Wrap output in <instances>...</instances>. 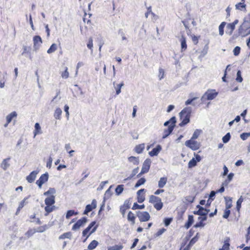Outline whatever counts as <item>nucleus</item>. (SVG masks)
I'll return each mask as SVG.
<instances>
[{
    "mask_svg": "<svg viewBox=\"0 0 250 250\" xmlns=\"http://www.w3.org/2000/svg\"><path fill=\"white\" fill-rule=\"evenodd\" d=\"M230 238L229 237L225 238L224 245L222 248H220L219 250H229L230 247Z\"/></svg>",
    "mask_w": 250,
    "mask_h": 250,
    "instance_id": "nucleus-29",
    "label": "nucleus"
},
{
    "mask_svg": "<svg viewBox=\"0 0 250 250\" xmlns=\"http://www.w3.org/2000/svg\"><path fill=\"white\" fill-rule=\"evenodd\" d=\"M176 122L175 117H172L169 121H167L164 123L165 126L169 125L167 129H165L164 131V134L163 138L167 137L172 132L175 125Z\"/></svg>",
    "mask_w": 250,
    "mask_h": 250,
    "instance_id": "nucleus-5",
    "label": "nucleus"
},
{
    "mask_svg": "<svg viewBox=\"0 0 250 250\" xmlns=\"http://www.w3.org/2000/svg\"><path fill=\"white\" fill-rule=\"evenodd\" d=\"M250 136V133H243L241 134L240 137L243 140H246Z\"/></svg>",
    "mask_w": 250,
    "mask_h": 250,
    "instance_id": "nucleus-64",
    "label": "nucleus"
},
{
    "mask_svg": "<svg viewBox=\"0 0 250 250\" xmlns=\"http://www.w3.org/2000/svg\"><path fill=\"white\" fill-rule=\"evenodd\" d=\"M62 113V109L60 108H57L55 111L54 116L56 119H60Z\"/></svg>",
    "mask_w": 250,
    "mask_h": 250,
    "instance_id": "nucleus-40",
    "label": "nucleus"
},
{
    "mask_svg": "<svg viewBox=\"0 0 250 250\" xmlns=\"http://www.w3.org/2000/svg\"><path fill=\"white\" fill-rule=\"evenodd\" d=\"M238 33L239 36L243 37L250 34V22L244 21L238 28Z\"/></svg>",
    "mask_w": 250,
    "mask_h": 250,
    "instance_id": "nucleus-2",
    "label": "nucleus"
},
{
    "mask_svg": "<svg viewBox=\"0 0 250 250\" xmlns=\"http://www.w3.org/2000/svg\"><path fill=\"white\" fill-rule=\"evenodd\" d=\"M98 242L96 240L92 241L88 246V249L89 250H92L95 249L98 245Z\"/></svg>",
    "mask_w": 250,
    "mask_h": 250,
    "instance_id": "nucleus-41",
    "label": "nucleus"
},
{
    "mask_svg": "<svg viewBox=\"0 0 250 250\" xmlns=\"http://www.w3.org/2000/svg\"><path fill=\"white\" fill-rule=\"evenodd\" d=\"M29 222L34 223L37 225H41L42 222L40 219L36 216V214L34 213L29 216Z\"/></svg>",
    "mask_w": 250,
    "mask_h": 250,
    "instance_id": "nucleus-22",
    "label": "nucleus"
},
{
    "mask_svg": "<svg viewBox=\"0 0 250 250\" xmlns=\"http://www.w3.org/2000/svg\"><path fill=\"white\" fill-rule=\"evenodd\" d=\"M231 204H229L228 203H226V209L224 210V214L223 215V218L227 219L229 217L230 211L229 208L231 207Z\"/></svg>",
    "mask_w": 250,
    "mask_h": 250,
    "instance_id": "nucleus-32",
    "label": "nucleus"
},
{
    "mask_svg": "<svg viewBox=\"0 0 250 250\" xmlns=\"http://www.w3.org/2000/svg\"><path fill=\"white\" fill-rule=\"evenodd\" d=\"M124 85V82H122L121 83L117 85V86L115 87L116 89V94L119 95L121 93V87Z\"/></svg>",
    "mask_w": 250,
    "mask_h": 250,
    "instance_id": "nucleus-54",
    "label": "nucleus"
},
{
    "mask_svg": "<svg viewBox=\"0 0 250 250\" xmlns=\"http://www.w3.org/2000/svg\"><path fill=\"white\" fill-rule=\"evenodd\" d=\"M199 238V233L197 232L196 235L190 240L188 244L185 247V248L188 249V250H190L191 247L198 240Z\"/></svg>",
    "mask_w": 250,
    "mask_h": 250,
    "instance_id": "nucleus-23",
    "label": "nucleus"
},
{
    "mask_svg": "<svg viewBox=\"0 0 250 250\" xmlns=\"http://www.w3.org/2000/svg\"><path fill=\"white\" fill-rule=\"evenodd\" d=\"M200 36L191 35V38L194 44L197 45L198 43L199 40L200 39Z\"/></svg>",
    "mask_w": 250,
    "mask_h": 250,
    "instance_id": "nucleus-47",
    "label": "nucleus"
},
{
    "mask_svg": "<svg viewBox=\"0 0 250 250\" xmlns=\"http://www.w3.org/2000/svg\"><path fill=\"white\" fill-rule=\"evenodd\" d=\"M87 221V219L85 217H83L78 220L72 227V230H75L79 229L81 226L84 225Z\"/></svg>",
    "mask_w": 250,
    "mask_h": 250,
    "instance_id": "nucleus-13",
    "label": "nucleus"
},
{
    "mask_svg": "<svg viewBox=\"0 0 250 250\" xmlns=\"http://www.w3.org/2000/svg\"><path fill=\"white\" fill-rule=\"evenodd\" d=\"M17 116V114L15 111H13L8 114L6 116V123L4 125V127H7L8 125L11 122L12 120L15 118Z\"/></svg>",
    "mask_w": 250,
    "mask_h": 250,
    "instance_id": "nucleus-26",
    "label": "nucleus"
},
{
    "mask_svg": "<svg viewBox=\"0 0 250 250\" xmlns=\"http://www.w3.org/2000/svg\"><path fill=\"white\" fill-rule=\"evenodd\" d=\"M243 200H244L243 198L242 197V196H241L237 201L236 209L238 212L240 211V208L241 207V204H242V203L243 202Z\"/></svg>",
    "mask_w": 250,
    "mask_h": 250,
    "instance_id": "nucleus-48",
    "label": "nucleus"
},
{
    "mask_svg": "<svg viewBox=\"0 0 250 250\" xmlns=\"http://www.w3.org/2000/svg\"><path fill=\"white\" fill-rule=\"evenodd\" d=\"M138 170H139V168L138 167L134 168L132 170V173L130 174V175L128 177H127V178L125 179L124 180L125 181V180H128V179H130L132 178H133L138 173Z\"/></svg>",
    "mask_w": 250,
    "mask_h": 250,
    "instance_id": "nucleus-55",
    "label": "nucleus"
},
{
    "mask_svg": "<svg viewBox=\"0 0 250 250\" xmlns=\"http://www.w3.org/2000/svg\"><path fill=\"white\" fill-rule=\"evenodd\" d=\"M55 192L56 190L54 188H49L47 191L43 193L44 195L48 196L44 200L46 205L44 208L46 212L45 215L46 216L55 209V207L53 205L55 203V196L54 195Z\"/></svg>",
    "mask_w": 250,
    "mask_h": 250,
    "instance_id": "nucleus-1",
    "label": "nucleus"
},
{
    "mask_svg": "<svg viewBox=\"0 0 250 250\" xmlns=\"http://www.w3.org/2000/svg\"><path fill=\"white\" fill-rule=\"evenodd\" d=\"M172 218H166L164 220V223L165 226L167 227L170 225V224L172 221Z\"/></svg>",
    "mask_w": 250,
    "mask_h": 250,
    "instance_id": "nucleus-60",
    "label": "nucleus"
},
{
    "mask_svg": "<svg viewBox=\"0 0 250 250\" xmlns=\"http://www.w3.org/2000/svg\"><path fill=\"white\" fill-rule=\"evenodd\" d=\"M149 202L152 204L154 208L158 211L160 210L163 207L162 199L155 195H151L149 196Z\"/></svg>",
    "mask_w": 250,
    "mask_h": 250,
    "instance_id": "nucleus-6",
    "label": "nucleus"
},
{
    "mask_svg": "<svg viewBox=\"0 0 250 250\" xmlns=\"http://www.w3.org/2000/svg\"><path fill=\"white\" fill-rule=\"evenodd\" d=\"M245 0H242V2H239L235 5L236 9L242 10L243 9H245L246 7V4H245Z\"/></svg>",
    "mask_w": 250,
    "mask_h": 250,
    "instance_id": "nucleus-39",
    "label": "nucleus"
},
{
    "mask_svg": "<svg viewBox=\"0 0 250 250\" xmlns=\"http://www.w3.org/2000/svg\"><path fill=\"white\" fill-rule=\"evenodd\" d=\"M9 159L10 158H7L3 160L1 164V167L3 169L6 170L9 167V164H8V161Z\"/></svg>",
    "mask_w": 250,
    "mask_h": 250,
    "instance_id": "nucleus-44",
    "label": "nucleus"
},
{
    "mask_svg": "<svg viewBox=\"0 0 250 250\" xmlns=\"http://www.w3.org/2000/svg\"><path fill=\"white\" fill-rule=\"evenodd\" d=\"M146 181V180L145 178H140L135 185V188H137L140 186L144 185Z\"/></svg>",
    "mask_w": 250,
    "mask_h": 250,
    "instance_id": "nucleus-49",
    "label": "nucleus"
},
{
    "mask_svg": "<svg viewBox=\"0 0 250 250\" xmlns=\"http://www.w3.org/2000/svg\"><path fill=\"white\" fill-rule=\"evenodd\" d=\"M123 248V246L121 244L115 245L109 248L108 250H121Z\"/></svg>",
    "mask_w": 250,
    "mask_h": 250,
    "instance_id": "nucleus-51",
    "label": "nucleus"
},
{
    "mask_svg": "<svg viewBox=\"0 0 250 250\" xmlns=\"http://www.w3.org/2000/svg\"><path fill=\"white\" fill-rule=\"evenodd\" d=\"M167 182V177H161L158 182V187L160 188L165 187Z\"/></svg>",
    "mask_w": 250,
    "mask_h": 250,
    "instance_id": "nucleus-35",
    "label": "nucleus"
},
{
    "mask_svg": "<svg viewBox=\"0 0 250 250\" xmlns=\"http://www.w3.org/2000/svg\"><path fill=\"white\" fill-rule=\"evenodd\" d=\"M194 156L195 158H193L191 160H190L188 163V167L189 168H192L197 165V162H200L201 160V156L198 154H196L194 153Z\"/></svg>",
    "mask_w": 250,
    "mask_h": 250,
    "instance_id": "nucleus-17",
    "label": "nucleus"
},
{
    "mask_svg": "<svg viewBox=\"0 0 250 250\" xmlns=\"http://www.w3.org/2000/svg\"><path fill=\"white\" fill-rule=\"evenodd\" d=\"M48 180V174L47 173L42 174L39 179L37 180L36 183L38 186L39 188H42L43 184L46 183Z\"/></svg>",
    "mask_w": 250,
    "mask_h": 250,
    "instance_id": "nucleus-12",
    "label": "nucleus"
},
{
    "mask_svg": "<svg viewBox=\"0 0 250 250\" xmlns=\"http://www.w3.org/2000/svg\"><path fill=\"white\" fill-rule=\"evenodd\" d=\"M159 78L160 80L164 78L165 76V71L164 70L161 68H160L159 69Z\"/></svg>",
    "mask_w": 250,
    "mask_h": 250,
    "instance_id": "nucleus-61",
    "label": "nucleus"
},
{
    "mask_svg": "<svg viewBox=\"0 0 250 250\" xmlns=\"http://www.w3.org/2000/svg\"><path fill=\"white\" fill-rule=\"evenodd\" d=\"M145 144H141L137 145L135 147L134 150L137 153L140 154L143 152V150L145 149Z\"/></svg>",
    "mask_w": 250,
    "mask_h": 250,
    "instance_id": "nucleus-34",
    "label": "nucleus"
},
{
    "mask_svg": "<svg viewBox=\"0 0 250 250\" xmlns=\"http://www.w3.org/2000/svg\"><path fill=\"white\" fill-rule=\"evenodd\" d=\"M151 160L149 159H146L144 162L141 172L137 175V177L140 176L142 174L147 172L150 168L151 165Z\"/></svg>",
    "mask_w": 250,
    "mask_h": 250,
    "instance_id": "nucleus-10",
    "label": "nucleus"
},
{
    "mask_svg": "<svg viewBox=\"0 0 250 250\" xmlns=\"http://www.w3.org/2000/svg\"><path fill=\"white\" fill-rule=\"evenodd\" d=\"M137 216L140 222H146L150 218V215L147 211L139 212Z\"/></svg>",
    "mask_w": 250,
    "mask_h": 250,
    "instance_id": "nucleus-14",
    "label": "nucleus"
},
{
    "mask_svg": "<svg viewBox=\"0 0 250 250\" xmlns=\"http://www.w3.org/2000/svg\"><path fill=\"white\" fill-rule=\"evenodd\" d=\"M98 228V225H96V222L93 221L90 223L87 228H86L82 232L83 236L85 237L84 242L88 238V237L95 230Z\"/></svg>",
    "mask_w": 250,
    "mask_h": 250,
    "instance_id": "nucleus-4",
    "label": "nucleus"
},
{
    "mask_svg": "<svg viewBox=\"0 0 250 250\" xmlns=\"http://www.w3.org/2000/svg\"><path fill=\"white\" fill-rule=\"evenodd\" d=\"M167 229L165 228H161L159 229L154 234L155 237H159L160 235H161L162 234H163Z\"/></svg>",
    "mask_w": 250,
    "mask_h": 250,
    "instance_id": "nucleus-57",
    "label": "nucleus"
},
{
    "mask_svg": "<svg viewBox=\"0 0 250 250\" xmlns=\"http://www.w3.org/2000/svg\"><path fill=\"white\" fill-rule=\"evenodd\" d=\"M38 173V171H32L29 174V175H28L26 178V179L28 181V182L29 183H33L35 181Z\"/></svg>",
    "mask_w": 250,
    "mask_h": 250,
    "instance_id": "nucleus-24",
    "label": "nucleus"
},
{
    "mask_svg": "<svg viewBox=\"0 0 250 250\" xmlns=\"http://www.w3.org/2000/svg\"><path fill=\"white\" fill-rule=\"evenodd\" d=\"M23 52L21 53L22 55H25L26 54H29L30 53V48L29 47H27L26 46H23Z\"/></svg>",
    "mask_w": 250,
    "mask_h": 250,
    "instance_id": "nucleus-62",
    "label": "nucleus"
},
{
    "mask_svg": "<svg viewBox=\"0 0 250 250\" xmlns=\"http://www.w3.org/2000/svg\"><path fill=\"white\" fill-rule=\"evenodd\" d=\"M180 119L182 121L180 124L181 126L185 125L189 122L190 112L188 109L186 108L183 109L180 113Z\"/></svg>",
    "mask_w": 250,
    "mask_h": 250,
    "instance_id": "nucleus-7",
    "label": "nucleus"
},
{
    "mask_svg": "<svg viewBox=\"0 0 250 250\" xmlns=\"http://www.w3.org/2000/svg\"><path fill=\"white\" fill-rule=\"evenodd\" d=\"M194 232H195V231L192 229H191L189 230V231L188 232V233L187 234V235L186 236V237L185 238L186 241L184 242H183L182 243V246H181L182 248L184 247L186 245L189 239L193 235Z\"/></svg>",
    "mask_w": 250,
    "mask_h": 250,
    "instance_id": "nucleus-33",
    "label": "nucleus"
},
{
    "mask_svg": "<svg viewBox=\"0 0 250 250\" xmlns=\"http://www.w3.org/2000/svg\"><path fill=\"white\" fill-rule=\"evenodd\" d=\"M238 23V20H235L232 23H228L227 25L226 33L229 35H231L235 29V25Z\"/></svg>",
    "mask_w": 250,
    "mask_h": 250,
    "instance_id": "nucleus-18",
    "label": "nucleus"
},
{
    "mask_svg": "<svg viewBox=\"0 0 250 250\" xmlns=\"http://www.w3.org/2000/svg\"><path fill=\"white\" fill-rule=\"evenodd\" d=\"M48 225H43L38 227L37 229H29L25 233L26 238H29L36 232L42 233L46 231L50 227Z\"/></svg>",
    "mask_w": 250,
    "mask_h": 250,
    "instance_id": "nucleus-3",
    "label": "nucleus"
},
{
    "mask_svg": "<svg viewBox=\"0 0 250 250\" xmlns=\"http://www.w3.org/2000/svg\"><path fill=\"white\" fill-rule=\"evenodd\" d=\"M127 220L133 225L135 223L136 216L135 214L131 211H129L127 216Z\"/></svg>",
    "mask_w": 250,
    "mask_h": 250,
    "instance_id": "nucleus-31",
    "label": "nucleus"
},
{
    "mask_svg": "<svg viewBox=\"0 0 250 250\" xmlns=\"http://www.w3.org/2000/svg\"><path fill=\"white\" fill-rule=\"evenodd\" d=\"M230 139V135L229 133H227L222 138L223 142L226 143L229 142Z\"/></svg>",
    "mask_w": 250,
    "mask_h": 250,
    "instance_id": "nucleus-59",
    "label": "nucleus"
},
{
    "mask_svg": "<svg viewBox=\"0 0 250 250\" xmlns=\"http://www.w3.org/2000/svg\"><path fill=\"white\" fill-rule=\"evenodd\" d=\"M128 159L130 162L133 163L134 165H137L139 164V161L138 157L130 156L128 157Z\"/></svg>",
    "mask_w": 250,
    "mask_h": 250,
    "instance_id": "nucleus-43",
    "label": "nucleus"
},
{
    "mask_svg": "<svg viewBox=\"0 0 250 250\" xmlns=\"http://www.w3.org/2000/svg\"><path fill=\"white\" fill-rule=\"evenodd\" d=\"M86 16H87V14L85 12L84 17L83 18V21L84 23H86L88 25V26H85V27L84 28L83 27L81 28V32L82 34H85L86 31H87V30L89 29H91L92 27V24L91 21V20L87 19Z\"/></svg>",
    "mask_w": 250,
    "mask_h": 250,
    "instance_id": "nucleus-11",
    "label": "nucleus"
},
{
    "mask_svg": "<svg viewBox=\"0 0 250 250\" xmlns=\"http://www.w3.org/2000/svg\"><path fill=\"white\" fill-rule=\"evenodd\" d=\"M236 81L238 82H239V83H241L243 81V78L242 77H241V71L240 70H238L237 71V77H236Z\"/></svg>",
    "mask_w": 250,
    "mask_h": 250,
    "instance_id": "nucleus-63",
    "label": "nucleus"
},
{
    "mask_svg": "<svg viewBox=\"0 0 250 250\" xmlns=\"http://www.w3.org/2000/svg\"><path fill=\"white\" fill-rule=\"evenodd\" d=\"M69 74L67 67H65L64 71L61 73V76L63 79H67L69 77Z\"/></svg>",
    "mask_w": 250,
    "mask_h": 250,
    "instance_id": "nucleus-53",
    "label": "nucleus"
},
{
    "mask_svg": "<svg viewBox=\"0 0 250 250\" xmlns=\"http://www.w3.org/2000/svg\"><path fill=\"white\" fill-rule=\"evenodd\" d=\"M207 219V216L199 217L198 220H199V222H197L194 225V227L195 228L203 227L205 225V223H204V221H206Z\"/></svg>",
    "mask_w": 250,
    "mask_h": 250,
    "instance_id": "nucleus-30",
    "label": "nucleus"
},
{
    "mask_svg": "<svg viewBox=\"0 0 250 250\" xmlns=\"http://www.w3.org/2000/svg\"><path fill=\"white\" fill-rule=\"evenodd\" d=\"M179 41L181 43V52H185L188 48V45L187 44V40L186 38L184 35H182L180 39H179Z\"/></svg>",
    "mask_w": 250,
    "mask_h": 250,
    "instance_id": "nucleus-21",
    "label": "nucleus"
},
{
    "mask_svg": "<svg viewBox=\"0 0 250 250\" xmlns=\"http://www.w3.org/2000/svg\"><path fill=\"white\" fill-rule=\"evenodd\" d=\"M71 233L70 232H65L59 236L60 239H64L65 238H70Z\"/></svg>",
    "mask_w": 250,
    "mask_h": 250,
    "instance_id": "nucleus-52",
    "label": "nucleus"
},
{
    "mask_svg": "<svg viewBox=\"0 0 250 250\" xmlns=\"http://www.w3.org/2000/svg\"><path fill=\"white\" fill-rule=\"evenodd\" d=\"M130 208V203L129 200H125L124 204L120 207V211L123 216L124 217L127 209Z\"/></svg>",
    "mask_w": 250,
    "mask_h": 250,
    "instance_id": "nucleus-19",
    "label": "nucleus"
},
{
    "mask_svg": "<svg viewBox=\"0 0 250 250\" xmlns=\"http://www.w3.org/2000/svg\"><path fill=\"white\" fill-rule=\"evenodd\" d=\"M57 49V46L56 44L53 43L50 48L47 50V52L48 54H51L54 52H55Z\"/></svg>",
    "mask_w": 250,
    "mask_h": 250,
    "instance_id": "nucleus-50",
    "label": "nucleus"
},
{
    "mask_svg": "<svg viewBox=\"0 0 250 250\" xmlns=\"http://www.w3.org/2000/svg\"><path fill=\"white\" fill-rule=\"evenodd\" d=\"M145 206L144 204L142 205H139L137 203H135L133 205L132 209L133 210L137 209H143L145 208Z\"/></svg>",
    "mask_w": 250,
    "mask_h": 250,
    "instance_id": "nucleus-56",
    "label": "nucleus"
},
{
    "mask_svg": "<svg viewBox=\"0 0 250 250\" xmlns=\"http://www.w3.org/2000/svg\"><path fill=\"white\" fill-rule=\"evenodd\" d=\"M234 176V174L232 172L230 173L227 177V179H226L224 182L223 185H225V186L226 187L228 186L229 183L233 179V177Z\"/></svg>",
    "mask_w": 250,
    "mask_h": 250,
    "instance_id": "nucleus-42",
    "label": "nucleus"
},
{
    "mask_svg": "<svg viewBox=\"0 0 250 250\" xmlns=\"http://www.w3.org/2000/svg\"><path fill=\"white\" fill-rule=\"evenodd\" d=\"M196 208H198V210L197 211H194L193 212L194 214L203 216V217L207 216V214L209 211V209L204 208L203 207L199 205L196 206Z\"/></svg>",
    "mask_w": 250,
    "mask_h": 250,
    "instance_id": "nucleus-15",
    "label": "nucleus"
},
{
    "mask_svg": "<svg viewBox=\"0 0 250 250\" xmlns=\"http://www.w3.org/2000/svg\"><path fill=\"white\" fill-rule=\"evenodd\" d=\"M185 145L187 146L193 150H196L200 147V144L199 143L191 139L185 142Z\"/></svg>",
    "mask_w": 250,
    "mask_h": 250,
    "instance_id": "nucleus-9",
    "label": "nucleus"
},
{
    "mask_svg": "<svg viewBox=\"0 0 250 250\" xmlns=\"http://www.w3.org/2000/svg\"><path fill=\"white\" fill-rule=\"evenodd\" d=\"M124 185H119L117 186L115 189V192L116 194L120 195L121 193H122L124 189Z\"/></svg>",
    "mask_w": 250,
    "mask_h": 250,
    "instance_id": "nucleus-45",
    "label": "nucleus"
},
{
    "mask_svg": "<svg viewBox=\"0 0 250 250\" xmlns=\"http://www.w3.org/2000/svg\"><path fill=\"white\" fill-rule=\"evenodd\" d=\"M42 41L40 36L36 35L33 37L34 47L37 48L42 43Z\"/></svg>",
    "mask_w": 250,
    "mask_h": 250,
    "instance_id": "nucleus-25",
    "label": "nucleus"
},
{
    "mask_svg": "<svg viewBox=\"0 0 250 250\" xmlns=\"http://www.w3.org/2000/svg\"><path fill=\"white\" fill-rule=\"evenodd\" d=\"M29 197H25L19 204V207L17 208L16 214H17L23 208V207L28 204L27 199L29 198Z\"/></svg>",
    "mask_w": 250,
    "mask_h": 250,
    "instance_id": "nucleus-28",
    "label": "nucleus"
},
{
    "mask_svg": "<svg viewBox=\"0 0 250 250\" xmlns=\"http://www.w3.org/2000/svg\"><path fill=\"white\" fill-rule=\"evenodd\" d=\"M93 39H92V37H90L88 39V42L87 43V46L89 49H90L91 50H93Z\"/></svg>",
    "mask_w": 250,
    "mask_h": 250,
    "instance_id": "nucleus-58",
    "label": "nucleus"
},
{
    "mask_svg": "<svg viewBox=\"0 0 250 250\" xmlns=\"http://www.w3.org/2000/svg\"><path fill=\"white\" fill-rule=\"evenodd\" d=\"M162 149V147L160 145H158L155 148H154L151 151L149 152V154L150 156L153 157L157 156Z\"/></svg>",
    "mask_w": 250,
    "mask_h": 250,
    "instance_id": "nucleus-27",
    "label": "nucleus"
},
{
    "mask_svg": "<svg viewBox=\"0 0 250 250\" xmlns=\"http://www.w3.org/2000/svg\"><path fill=\"white\" fill-rule=\"evenodd\" d=\"M218 92L216 91L214 89H210L207 90L203 96L202 97V99L205 98L207 100H212L215 98V97L217 96Z\"/></svg>",
    "mask_w": 250,
    "mask_h": 250,
    "instance_id": "nucleus-8",
    "label": "nucleus"
},
{
    "mask_svg": "<svg viewBox=\"0 0 250 250\" xmlns=\"http://www.w3.org/2000/svg\"><path fill=\"white\" fill-rule=\"evenodd\" d=\"M226 25V22L225 21H223L221 22V23L219 26V35L221 36H222L224 34V29Z\"/></svg>",
    "mask_w": 250,
    "mask_h": 250,
    "instance_id": "nucleus-46",
    "label": "nucleus"
},
{
    "mask_svg": "<svg viewBox=\"0 0 250 250\" xmlns=\"http://www.w3.org/2000/svg\"><path fill=\"white\" fill-rule=\"evenodd\" d=\"M97 207V202L95 199H93L91 204L86 206L85 210L83 211V214H87L88 212L95 209Z\"/></svg>",
    "mask_w": 250,
    "mask_h": 250,
    "instance_id": "nucleus-16",
    "label": "nucleus"
},
{
    "mask_svg": "<svg viewBox=\"0 0 250 250\" xmlns=\"http://www.w3.org/2000/svg\"><path fill=\"white\" fill-rule=\"evenodd\" d=\"M194 219L193 216L192 215H190L188 217V220L187 223L185 225V227L187 229H188L193 223Z\"/></svg>",
    "mask_w": 250,
    "mask_h": 250,
    "instance_id": "nucleus-36",
    "label": "nucleus"
},
{
    "mask_svg": "<svg viewBox=\"0 0 250 250\" xmlns=\"http://www.w3.org/2000/svg\"><path fill=\"white\" fill-rule=\"evenodd\" d=\"M42 133L41 127L39 123H37L35 125V129L34 131V137L38 134Z\"/></svg>",
    "mask_w": 250,
    "mask_h": 250,
    "instance_id": "nucleus-38",
    "label": "nucleus"
},
{
    "mask_svg": "<svg viewBox=\"0 0 250 250\" xmlns=\"http://www.w3.org/2000/svg\"><path fill=\"white\" fill-rule=\"evenodd\" d=\"M145 189L143 188L139 190L137 192V201L139 203H143L145 200Z\"/></svg>",
    "mask_w": 250,
    "mask_h": 250,
    "instance_id": "nucleus-20",
    "label": "nucleus"
},
{
    "mask_svg": "<svg viewBox=\"0 0 250 250\" xmlns=\"http://www.w3.org/2000/svg\"><path fill=\"white\" fill-rule=\"evenodd\" d=\"M78 214V211H76L72 209L68 210L66 213L65 218L67 219H69L71 216L73 215H77Z\"/></svg>",
    "mask_w": 250,
    "mask_h": 250,
    "instance_id": "nucleus-37",
    "label": "nucleus"
}]
</instances>
